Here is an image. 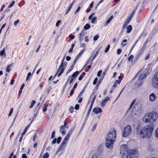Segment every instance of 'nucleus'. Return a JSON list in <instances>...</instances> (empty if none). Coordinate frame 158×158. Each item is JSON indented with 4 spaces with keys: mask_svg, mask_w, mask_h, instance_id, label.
<instances>
[{
    "mask_svg": "<svg viewBox=\"0 0 158 158\" xmlns=\"http://www.w3.org/2000/svg\"><path fill=\"white\" fill-rule=\"evenodd\" d=\"M153 127V124H149L142 128H141L139 126L136 128L137 134L142 139H149L152 136Z\"/></svg>",
    "mask_w": 158,
    "mask_h": 158,
    "instance_id": "obj_1",
    "label": "nucleus"
},
{
    "mask_svg": "<svg viewBox=\"0 0 158 158\" xmlns=\"http://www.w3.org/2000/svg\"><path fill=\"white\" fill-rule=\"evenodd\" d=\"M116 132L114 128L110 131V133L106 136L105 145L108 149H112L114 142L116 138Z\"/></svg>",
    "mask_w": 158,
    "mask_h": 158,
    "instance_id": "obj_2",
    "label": "nucleus"
},
{
    "mask_svg": "<svg viewBox=\"0 0 158 158\" xmlns=\"http://www.w3.org/2000/svg\"><path fill=\"white\" fill-rule=\"evenodd\" d=\"M158 114L156 112H148L143 117V121L145 123H151L155 122L157 119Z\"/></svg>",
    "mask_w": 158,
    "mask_h": 158,
    "instance_id": "obj_3",
    "label": "nucleus"
},
{
    "mask_svg": "<svg viewBox=\"0 0 158 158\" xmlns=\"http://www.w3.org/2000/svg\"><path fill=\"white\" fill-rule=\"evenodd\" d=\"M74 129L75 127H72L69 131L59 148L58 149L59 150H61L63 148L66 146L68 143L70 137L72 134Z\"/></svg>",
    "mask_w": 158,
    "mask_h": 158,
    "instance_id": "obj_4",
    "label": "nucleus"
},
{
    "mask_svg": "<svg viewBox=\"0 0 158 158\" xmlns=\"http://www.w3.org/2000/svg\"><path fill=\"white\" fill-rule=\"evenodd\" d=\"M125 151L127 152L126 158H138V152L136 150L131 149L128 150L127 146L123 145Z\"/></svg>",
    "mask_w": 158,
    "mask_h": 158,
    "instance_id": "obj_5",
    "label": "nucleus"
},
{
    "mask_svg": "<svg viewBox=\"0 0 158 158\" xmlns=\"http://www.w3.org/2000/svg\"><path fill=\"white\" fill-rule=\"evenodd\" d=\"M65 60V58L64 57L62 59L61 64L60 65L57 71V72L56 73V74L54 75L53 79H54L55 77L57 75L58 73L60 71V73L58 74V77H60V76L62 75V74L64 72V71L66 68L67 67V63L65 62H64V61Z\"/></svg>",
    "mask_w": 158,
    "mask_h": 158,
    "instance_id": "obj_6",
    "label": "nucleus"
},
{
    "mask_svg": "<svg viewBox=\"0 0 158 158\" xmlns=\"http://www.w3.org/2000/svg\"><path fill=\"white\" fill-rule=\"evenodd\" d=\"M152 64V63H150L148 64V67H147L145 71H146V73H143L141 75H140L138 79V80L139 81H140L144 79L146 77L148 76L149 73L152 71V68L150 67V66H151Z\"/></svg>",
    "mask_w": 158,
    "mask_h": 158,
    "instance_id": "obj_7",
    "label": "nucleus"
},
{
    "mask_svg": "<svg viewBox=\"0 0 158 158\" xmlns=\"http://www.w3.org/2000/svg\"><path fill=\"white\" fill-rule=\"evenodd\" d=\"M152 86L158 89V72L153 75L152 80Z\"/></svg>",
    "mask_w": 158,
    "mask_h": 158,
    "instance_id": "obj_8",
    "label": "nucleus"
},
{
    "mask_svg": "<svg viewBox=\"0 0 158 158\" xmlns=\"http://www.w3.org/2000/svg\"><path fill=\"white\" fill-rule=\"evenodd\" d=\"M131 131V127L130 125H127L124 128L123 132V136L124 137H126L129 135Z\"/></svg>",
    "mask_w": 158,
    "mask_h": 158,
    "instance_id": "obj_9",
    "label": "nucleus"
},
{
    "mask_svg": "<svg viewBox=\"0 0 158 158\" xmlns=\"http://www.w3.org/2000/svg\"><path fill=\"white\" fill-rule=\"evenodd\" d=\"M68 124V122L67 121L65 120L64 123V125L61 126L60 127L59 131L63 135H64L66 133V131L65 129L68 127V126H67Z\"/></svg>",
    "mask_w": 158,
    "mask_h": 158,
    "instance_id": "obj_10",
    "label": "nucleus"
},
{
    "mask_svg": "<svg viewBox=\"0 0 158 158\" xmlns=\"http://www.w3.org/2000/svg\"><path fill=\"white\" fill-rule=\"evenodd\" d=\"M86 33L84 30H83L79 34V40L80 42H81L83 40V38L85 34Z\"/></svg>",
    "mask_w": 158,
    "mask_h": 158,
    "instance_id": "obj_11",
    "label": "nucleus"
},
{
    "mask_svg": "<svg viewBox=\"0 0 158 158\" xmlns=\"http://www.w3.org/2000/svg\"><path fill=\"white\" fill-rule=\"evenodd\" d=\"M94 90L93 91V92L91 94V96L90 97L89 100L92 99L91 103L94 104V100L96 98V92L94 91Z\"/></svg>",
    "mask_w": 158,
    "mask_h": 158,
    "instance_id": "obj_12",
    "label": "nucleus"
},
{
    "mask_svg": "<svg viewBox=\"0 0 158 158\" xmlns=\"http://www.w3.org/2000/svg\"><path fill=\"white\" fill-rule=\"evenodd\" d=\"M102 111V109L100 107H95L93 110V112L96 114H97Z\"/></svg>",
    "mask_w": 158,
    "mask_h": 158,
    "instance_id": "obj_13",
    "label": "nucleus"
},
{
    "mask_svg": "<svg viewBox=\"0 0 158 158\" xmlns=\"http://www.w3.org/2000/svg\"><path fill=\"white\" fill-rule=\"evenodd\" d=\"M156 98V97L154 93H152L149 95V99L151 102L154 101Z\"/></svg>",
    "mask_w": 158,
    "mask_h": 158,
    "instance_id": "obj_14",
    "label": "nucleus"
},
{
    "mask_svg": "<svg viewBox=\"0 0 158 158\" xmlns=\"http://www.w3.org/2000/svg\"><path fill=\"white\" fill-rule=\"evenodd\" d=\"M81 71L82 70L80 71H76L71 76V78H73L74 79H75L77 76L81 72Z\"/></svg>",
    "mask_w": 158,
    "mask_h": 158,
    "instance_id": "obj_15",
    "label": "nucleus"
},
{
    "mask_svg": "<svg viewBox=\"0 0 158 158\" xmlns=\"http://www.w3.org/2000/svg\"><path fill=\"white\" fill-rule=\"evenodd\" d=\"M113 17H114L113 15H112L108 19L107 21L105 23V24H104V26H107L112 20Z\"/></svg>",
    "mask_w": 158,
    "mask_h": 158,
    "instance_id": "obj_16",
    "label": "nucleus"
},
{
    "mask_svg": "<svg viewBox=\"0 0 158 158\" xmlns=\"http://www.w3.org/2000/svg\"><path fill=\"white\" fill-rule=\"evenodd\" d=\"M126 29L127 30V33H130L132 29V26L131 25H129L127 27Z\"/></svg>",
    "mask_w": 158,
    "mask_h": 158,
    "instance_id": "obj_17",
    "label": "nucleus"
},
{
    "mask_svg": "<svg viewBox=\"0 0 158 158\" xmlns=\"http://www.w3.org/2000/svg\"><path fill=\"white\" fill-rule=\"evenodd\" d=\"M93 105V104H92L91 103L90 106L89 107V108L88 110V112L87 113L86 117H88L89 116L90 114V112L91 111V110H92V108Z\"/></svg>",
    "mask_w": 158,
    "mask_h": 158,
    "instance_id": "obj_18",
    "label": "nucleus"
},
{
    "mask_svg": "<svg viewBox=\"0 0 158 158\" xmlns=\"http://www.w3.org/2000/svg\"><path fill=\"white\" fill-rule=\"evenodd\" d=\"M30 126V124H29V125H27L25 127V129L23 132L22 133L21 135H24L26 133L28 129L29 128Z\"/></svg>",
    "mask_w": 158,
    "mask_h": 158,
    "instance_id": "obj_19",
    "label": "nucleus"
},
{
    "mask_svg": "<svg viewBox=\"0 0 158 158\" xmlns=\"http://www.w3.org/2000/svg\"><path fill=\"white\" fill-rule=\"evenodd\" d=\"M85 87L81 91V92L80 93L78 97H77V98H79L81 97L82 95L84 93L85 90Z\"/></svg>",
    "mask_w": 158,
    "mask_h": 158,
    "instance_id": "obj_20",
    "label": "nucleus"
},
{
    "mask_svg": "<svg viewBox=\"0 0 158 158\" xmlns=\"http://www.w3.org/2000/svg\"><path fill=\"white\" fill-rule=\"evenodd\" d=\"M85 87L81 91V92L80 93L78 97H77V98H79L81 97L82 95L84 93L85 90Z\"/></svg>",
    "mask_w": 158,
    "mask_h": 158,
    "instance_id": "obj_21",
    "label": "nucleus"
},
{
    "mask_svg": "<svg viewBox=\"0 0 158 158\" xmlns=\"http://www.w3.org/2000/svg\"><path fill=\"white\" fill-rule=\"evenodd\" d=\"M85 87L81 91V92L80 93L78 97H77V98H79L81 97L82 95L84 93L85 90Z\"/></svg>",
    "mask_w": 158,
    "mask_h": 158,
    "instance_id": "obj_22",
    "label": "nucleus"
},
{
    "mask_svg": "<svg viewBox=\"0 0 158 158\" xmlns=\"http://www.w3.org/2000/svg\"><path fill=\"white\" fill-rule=\"evenodd\" d=\"M42 104H41L40 102H39L37 103L35 110H38L39 111L40 109L41 106Z\"/></svg>",
    "mask_w": 158,
    "mask_h": 158,
    "instance_id": "obj_23",
    "label": "nucleus"
},
{
    "mask_svg": "<svg viewBox=\"0 0 158 158\" xmlns=\"http://www.w3.org/2000/svg\"><path fill=\"white\" fill-rule=\"evenodd\" d=\"M132 18L130 16H129L125 21V23H126L127 25H128L130 22Z\"/></svg>",
    "mask_w": 158,
    "mask_h": 158,
    "instance_id": "obj_24",
    "label": "nucleus"
},
{
    "mask_svg": "<svg viewBox=\"0 0 158 158\" xmlns=\"http://www.w3.org/2000/svg\"><path fill=\"white\" fill-rule=\"evenodd\" d=\"M39 111H38V110H35V111H34V115H33V119H35L37 115H38V114L39 113Z\"/></svg>",
    "mask_w": 158,
    "mask_h": 158,
    "instance_id": "obj_25",
    "label": "nucleus"
},
{
    "mask_svg": "<svg viewBox=\"0 0 158 158\" xmlns=\"http://www.w3.org/2000/svg\"><path fill=\"white\" fill-rule=\"evenodd\" d=\"M103 149V146L102 145H100L98 148L97 151L100 153L102 152Z\"/></svg>",
    "mask_w": 158,
    "mask_h": 158,
    "instance_id": "obj_26",
    "label": "nucleus"
},
{
    "mask_svg": "<svg viewBox=\"0 0 158 158\" xmlns=\"http://www.w3.org/2000/svg\"><path fill=\"white\" fill-rule=\"evenodd\" d=\"M90 27V25L89 24L87 23L84 26V29L85 30H87L89 29Z\"/></svg>",
    "mask_w": 158,
    "mask_h": 158,
    "instance_id": "obj_27",
    "label": "nucleus"
},
{
    "mask_svg": "<svg viewBox=\"0 0 158 158\" xmlns=\"http://www.w3.org/2000/svg\"><path fill=\"white\" fill-rule=\"evenodd\" d=\"M145 49H144V48H142L141 49H140V50L139 52L138 55L139 56H140L143 53Z\"/></svg>",
    "mask_w": 158,
    "mask_h": 158,
    "instance_id": "obj_28",
    "label": "nucleus"
},
{
    "mask_svg": "<svg viewBox=\"0 0 158 158\" xmlns=\"http://www.w3.org/2000/svg\"><path fill=\"white\" fill-rule=\"evenodd\" d=\"M35 102H36L35 100H33L31 102V105L29 107V108L30 109L32 108L33 107L35 103Z\"/></svg>",
    "mask_w": 158,
    "mask_h": 158,
    "instance_id": "obj_29",
    "label": "nucleus"
},
{
    "mask_svg": "<svg viewBox=\"0 0 158 158\" xmlns=\"http://www.w3.org/2000/svg\"><path fill=\"white\" fill-rule=\"evenodd\" d=\"M127 40L126 39L124 40L121 43V45L123 47H124L126 46L127 44V43H126L127 42Z\"/></svg>",
    "mask_w": 158,
    "mask_h": 158,
    "instance_id": "obj_30",
    "label": "nucleus"
},
{
    "mask_svg": "<svg viewBox=\"0 0 158 158\" xmlns=\"http://www.w3.org/2000/svg\"><path fill=\"white\" fill-rule=\"evenodd\" d=\"M72 6H71L70 5H69L68 7V8L67 9V10L66 12V13L65 14V15H66L67 14H68L69 12L70 11V10L72 7Z\"/></svg>",
    "mask_w": 158,
    "mask_h": 158,
    "instance_id": "obj_31",
    "label": "nucleus"
},
{
    "mask_svg": "<svg viewBox=\"0 0 158 158\" xmlns=\"http://www.w3.org/2000/svg\"><path fill=\"white\" fill-rule=\"evenodd\" d=\"M85 50V48H84L78 54L76 57V58H78L81 56V55L83 53Z\"/></svg>",
    "mask_w": 158,
    "mask_h": 158,
    "instance_id": "obj_32",
    "label": "nucleus"
},
{
    "mask_svg": "<svg viewBox=\"0 0 158 158\" xmlns=\"http://www.w3.org/2000/svg\"><path fill=\"white\" fill-rule=\"evenodd\" d=\"M134 58V56L132 55H131L128 58V61L130 62L131 61H132V60Z\"/></svg>",
    "mask_w": 158,
    "mask_h": 158,
    "instance_id": "obj_33",
    "label": "nucleus"
},
{
    "mask_svg": "<svg viewBox=\"0 0 158 158\" xmlns=\"http://www.w3.org/2000/svg\"><path fill=\"white\" fill-rule=\"evenodd\" d=\"M12 64H9L7 67L6 71L7 72H10V67L12 66Z\"/></svg>",
    "mask_w": 158,
    "mask_h": 158,
    "instance_id": "obj_34",
    "label": "nucleus"
},
{
    "mask_svg": "<svg viewBox=\"0 0 158 158\" xmlns=\"http://www.w3.org/2000/svg\"><path fill=\"white\" fill-rule=\"evenodd\" d=\"M31 77V72H29L27 74V75L26 77V80L27 81Z\"/></svg>",
    "mask_w": 158,
    "mask_h": 158,
    "instance_id": "obj_35",
    "label": "nucleus"
},
{
    "mask_svg": "<svg viewBox=\"0 0 158 158\" xmlns=\"http://www.w3.org/2000/svg\"><path fill=\"white\" fill-rule=\"evenodd\" d=\"M5 51L4 48H3L2 50H1L0 51V55L1 56H2L3 55H4V54H5V55H6V54L5 53Z\"/></svg>",
    "mask_w": 158,
    "mask_h": 158,
    "instance_id": "obj_36",
    "label": "nucleus"
},
{
    "mask_svg": "<svg viewBox=\"0 0 158 158\" xmlns=\"http://www.w3.org/2000/svg\"><path fill=\"white\" fill-rule=\"evenodd\" d=\"M137 7L135 9V10H133L132 13L129 16L130 17H131V18H132L133 17V16L134 15L135 12L136 10Z\"/></svg>",
    "mask_w": 158,
    "mask_h": 158,
    "instance_id": "obj_37",
    "label": "nucleus"
},
{
    "mask_svg": "<svg viewBox=\"0 0 158 158\" xmlns=\"http://www.w3.org/2000/svg\"><path fill=\"white\" fill-rule=\"evenodd\" d=\"M149 41V39H147L146 41L144 43V44L143 47L142 48H144V49H145L146 46V45L147 44V43H148Z\"/></svg>",
    "mask_w": 158,
    "mask_h": 158,
    "instance_id": "obj_38",
    "label": "nucleus"
},
{
    "mask_svg": "<svg viewBox=\"0 0 158 158\" xmlns=\"http://www.w3.org/2000/svg\"><path fill=\"white\" fill-rule=\"evenodd\" d=\"M110 44H108L107 45V46L105 50V53L109 51V50L110 49Z\"/></svg>",
    "mask_w": 158,
    "mask_h": 158,
    "instance_id": "obj_39",
    "label": "nucleus"
},
{
    "mask_svg": "<svg viewBox=\"0 0 158 158\" xmlns=\"http://www.w3.org/2000/svg\"><path fill=\"white\" fill-rule=\"evenodd\" d=\"M135 100H136V99H135L132 101V102L129 108L128 109V110H130L131 109V107L133 106V105L135 102Z\"/></svg>",
    "mask_w": 158,
    "mask_h": 158,
    "instance_id": "obj_40",
    "label": "nucleus"
},
{
    "mask_svg": "<svg viewBox=\"0 0 158 158\" xmlns=\"http://www.w3.org/2000/svg\"><path fill=\"white\" fill-rule=\"evenodd\" d=\"M49 156V153L48 152H46L44 155L43 158H48Z\"/></svg>",
    "mask_w": 158,
    "mask_h": 158,
    "instance_id": "obj_41",
    "label": "nucleus"
},
{
    "mask_svg": "<svg viewBox=\"0 0 158 158\" xmlns=\"http://www.w3.org/2000/svg\"><path fill=\"white\" fill-rule=\"evenodd\" d=\"M51 87H50L49 88L47 89L45 91V92H46L47 94V95H48L50 91V90L51 89Z\"/></svg>",
    "mask_w": 158,
    "mask_h": 158,
    "instance_id": "obj_42",
    "label": "nucleus"
},
{
    "mask_svg": "<svg viewBox=\"0 0 158 158\" xmlns=\"http://www.w3.org/2000/svg\"><path fill=\"white\" fill-rule=\"evenodd\" d=\"M97 19V17H94L92 19L91 22L92 23H94Z\"/></svg>",
    "mask_w": 158,
    "mask_h": 158,
    "instance_id": "obj_43",
    "label": "nucleus"
},
{
    "mask_svg": "<svg viewBox=\"0 0 158 158\" xmlns=\"http://www.w3.org/2000/svg\"><path fill=\"white\" fill-rule=\"evenodd\" d=\"M74 109V108L73 106H71L70 107V108L69 109V112H70V113H72L73 112Z\"/></svg>",
    "mask_w": 158,
    "mask_h": 158,
    "instance_id": "obj_44",
    "label": "nucleus"
},
{
    "mask_svg": "<svg viewBox=\"0 0 158 158\" xmlns=\"http://www.w3.org/2000/svg\"><path fill=\"white\" fill-rule=\"evenodd\" d=\"M15 3V1H13L8 6V8H10L13 6Z\"/></svg>",
    "mask_w": 158,
    "mask_h": 158,
    "instance_id": "obj_45",
    "label": "nucleus"
},
{
    "mask_svg": "<svg viewBox=\"0 0 158 158\" xmlns=\"http://www.w3.org/2000/svg\"><path fill=\"white\" fill-rule=\"evenodd\" d=\"M101 81H100V80H99L97 84L96 85L95 87V89L96 90H97L98 89V88L99 86V85L101 83Z\"/></svg>",
    "mask_w": 158,
    "mask_h": 158,
    "instance_id": "obj_46",
    "label": "nucleus"
},
{
    "mask_svg": "<svg viewBox=\"0 0 158 158\" xmlns=\"http://www.w3.org/2000/svg\"><path fill=\"white\" fill-rule=\"evenodd\" d=\"M62 138L61 137H59L57 138V143L58 144H59Z\"/></svg>",
    "mask_w": 158,
    "mask_h": 158,
    "instance_id": "obj_47",
    "label": "nucleus"
},
{
    "mask_svg": "<svg viewBox=\"0 0 158 158\" xmlns=\"http://www.w3.org/2000/svg\"><path fill=\"white\" fill-rule=\"evenodd\" d=\"M120 153L122 155V156L123 157V158H124V156H125V153L124 152V151H123V150H121Z\"/></svg>",
    "mask_w": 158,
    "mask_h": 158,
    "instance_id": "obj_48",
    "label": "nucleus"
},
{
    "mask_svg": "<svg viewBox=\"0 0 158 158\" xmlns=\"http://www.w3.org/2000/svg\"><path fill=\"white\" fill-rule=\"evenodd\" d=\"M99 50V49H98L96 52L95 53V54L94 55V56H93V58H94L95 59L96 58V57L98 56V55Z\"/></svg>",
    "mask_w": 158,
    "mask_h": 158,
    "instance_id": "obj_49",
    "label": "nucleus"
},
{
    "mask_svg": "<svg viewBox=\"0 0 158 158\" xmlns=\"http://www.w3.org/2000/svg\"><path fill=\"white\" fill-rule=\"evenodd\" d=\"M99 37V36L98 35H97L94 36L93 40L94 41H96L98 40Z\"/></svg>",
    "mask_w": 158,
    "mask_h": 158,
    "instance_id": "obj_50",
    "label": "nucleus"
},
{
    "mask_svg": "<svg viewBox=\"0 0 158 158\" xmlns=\"http://www.w3.org/2000/svg\"><path fill=\"white\" fill-rule=\"evenodd\" d=\"M125 86H124V87L121 90V91H120V92L119 95L117 97V98H116V101L117 100V99L120 96V95L122 93V92L124 90V89H125Z\"/></svg>",
    "mask_w": 158,
    "mask_h": 158,
    "instance_id": "obj_51",
    "label": "nucleus"
},
{
    "mask_svg": "<svg viewBox=\"0 0 158 158\" xmlns=\"http://www.w3.org/2000/svg\"><path fill=\"white\" fill-rule=\"evenodd\" d=\"M106 102L104 101L103 100L101 102V105L102 107L104 106L106 104Z\"/></svg>",
    "mask_w": 158,
    "mask_h": 158,
    "instance_id": "obj_52",
    "label": "nucleus"
},
{
    "mask_svg": "<svg viewBox=\"0 0 158 158\" xmlns=\"http://www.w3.org/2000/svg\"><path fill=\"white\" fill-rule=\"evenodd\" d=\"M155 136L158 138V128L156 130L155 132Z\"/></svg>",
    "mask_w": 158,
    "mask_h": 158,
    "instance_id": "obj_53",
    "label": "nucleus"
},
{
    "mask_svg": "<svg viewBox=\"0 0 158 158\" xmlns=\"http://www.w3.org/2000/svg\"><path fill=\"white\" fill-rule=\"evenodd\" d=\"M97 126V123H95V124H94L92 128V131H94L96 129Z\"/></svg>",
    "mask_w": 158,
    "mask_h": 158,
    "instance_id": "obj_54",
    "label": "nucleus"
},
{
    "mask_svg": "<svg viewBox=\"0 0 158 158\" xmlns=\"http://www.w3.org/2000/svg\"><path fill=\"white\" fill-rule=\"evenodd\" d=\"M48 106V104H47L45 107L43 108V111L44 112H46L47 110V107Z\"/></svg>",
    "mask_w": 158,
    "mask_h": 158,
    "instance_id": "obj_55",
    "label": "nucleus"
},
{
    "mask_svg": "<svg viewBox=\"0 0 158 158\" xmlns=\"http://www.w3.org/2000/svg\"><path fill=\"white\" fill-rule=\"evenodd\" d=\"M55 131H52V134L51 137V139H53L54 138V137L55 136Z\"/></svg>",
    "mask_w": 158,
    "mask_h": 158,
    "instance_id": "obj_56",
    "label": "nucleus"
},
{
    "mask_svg": "<svg viewBox=\"0 0 158 158\" xmlns=\"http://www.w3.org/2000/svg\"><path fill=\"white\" fill-rule=\"evenodd\" d=\"M98 80V78L97 77H96L94 79V81L93 82V84L94 85H95L97 82Z\"/></svg>",
    "mask_w": 158,
    "mask_h": 158,
    "instance_id": "obj_57",
    "label": "nucleus"
},
{
    "mask_svg": "<svg viewBox=\"0 0 158 158\" xmlns=\"http://www.w3.org/2000/svg\"><path fill=\"white\" fill-rule=\"evenodd\" d=\"M122 49L120 48L118 49L117 50V53L118 54H120L122 52Z\"/></svg>",
    "mask_w": 158,
    "mask_h": 158,
    "instance_id": "obj_58",
    "label": "nucleus"
},
{
    "mask_svg": "<svg viewBox=\"0 0 158 158\" xmlns=\"http://www.w3.org/2000/svg\"><path fill=\"white\" fill-rule=\"evenodd\" d=\"M81 9V7L79 6L77 8L76 10V11L75 12L74 14H76L77 12H78Z\"/></svg>",
    "mask_w": 158,
    "mask_h": 158,
    "instance_id": "obj_59",
    "label": "nucleus"
},
{
    "mask_svg": "<svg viewBox=\"0 0 158 158\" xmlns=\"http://www.w3.org/2000/svg\"><path fill=\"white\" fill-rule=\"evenodd\" d=\"M13 108H12L10 109V112L9 113V114L8 115L9 117H10L11 115V114L13 112Z\"/></svg>",
    "mask_w": 158,
    "mask_h": 158,
    "instance_id": "obj_60",
    "label": "nucleus"
},
{
    "mask_svg": "<svg viewBox=\"0 0 158 158\" xmlns=\"http://www.w3.org/2000/svg\"><path fill=\"white\" fill-rule=\"evenodd\" d=\"M75 108L76 110H77L79 109V104H76L75 106Z\"/></svg>",
    "mask_w": 158,
    "mask_h": 158,
    "instance_id": "obj_61",
    "label": "nucleus"
},
{
    "mask_svg": "<svg viewBox=\"0 0 158 158\" xmlns=\"http://www.w3.org/2000/svg\"><path fill=\"white\" fill-rule=\"evenodd\" d=\"M56 142H57V139L55 138L53 139L52 142V144H55Z\"/></svg>",
    "mask_w": 158,
    "mask_h": 158,
    "instance_id": "obj_62",
    "label": "nucleus"
},
{
    "mask_svg": "<svg viewBox=\"0 0 158 158\" xmlns=\"http://www.w3.org/2000/svg\"><path fill=\"white\" fill-rule=\"evenodd\" d=\"M95 15L94 13H92L90 15H89V19L90 20L92 18L93 16Z\"/></svg>",
    "mask_w": 158,
    "mask_h": 158,
    "instance_id": "obj_63",
    "label": "nucleus"
},
{
    "mask_svg": "<svg viewBox=\"0 0 158 158\" xmlns=\"http://www.w3.org/2000/svg\"><path fill=\"white\" fill-rule=\"evenodd\" d=\"M19 22V19H18L17 20H16V21H15L14 23V25H15V26H16L17 24H18Z\"/></svg>",
    "mask_w": 158,
    "mask_h": 158,
    "instance_id": "obj_64",
    "label": "nucleus"
}]
</instances>
